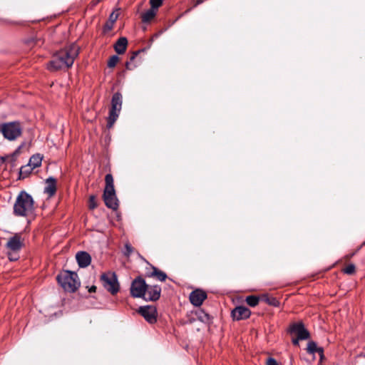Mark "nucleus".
Wrapping results in <instances>:
<instances>
[{
	"label": "nucleus",
	"instance_id": "1",
	"mask_svg": "<svg viewBox=\"0 0 365 365\" xmlns=\"http://www.w3.org/2000/svg\"><path fill=\"white\" fill-rule=\"evenodd\" d=\"M79 50V46L76 43H72L60 50L53 56L48 68L54 71L71 67L75 58L78 56Z\"/></svg>",
	"mask_w": 365,
	"mask_h": 365
},
{
	"label": "nucleus",
	"instance_id": "2",
	"mask_svg": "<svg viewBox=\"0 0 365 365\" xmlns=\"http://www.w3.org/2000/svg\"><path fill=\"white\" fill-rule=\"evenodd\" d=\"M35 211L34 200L31 195L21 190L17 195L13 207V213L17 217H29Z\"/></svg>",
	"mask_w": 365,
	"mask_h": 365
},
{
	"label": "nucleus",
	"instance_id": "3",
	"mask_svg": "<svg viewBox=\"0 0 365 365\" xmlns=\"http://www.w3.org/2000/svg\"><path fill=\"white\" fill-rule=\"evenodd\" d=\"M58 282L63 289L69 292H76L80 287L77 274L71 271H65L57 276Z\"/></svg>",
	"mask_w": 365,
	"mask_h": 365
},
{
	"label": "nucleus",
	"instance_id": "4",
	"mask_svg": "<svg viewBox=\"0 0 365 365\" xmlns=\"http://www.w3.org/2000/svg\"><path fill=\"white\" fill-rule=\"evenodd\" d=\"M0 131L4 138L12 141L21 135L23 128L20 122L13 121L1 124Z\"/></svg>",
	"mask_w": 365,
	"mask_h": 365
},
{
	"label": "nucleus",
	"instance_id": "5",
	"mask_svg": "<svg viewBox=\"0 0 365 365\" xmlns=\"http://www.w3.org/2000/svg\"><path fill=\"white\" fill-rule=\"evenodd\" d=\"M123 103V97L120 93H115L111 99V108L109 111V116L108 118L107 127L111 128L116 121L119 113L121 110Z\"/></svg>",
	"mask_w": 365,
	"mask_h": 365
},
{
	"label": "nucleus",
	"instance_id": "6",
	"mask_svg": "<svg viewBox=\"0 0 365 365\" xmlns=\"http://www.w3.org/2000/svg\"><path fill=\"white\" fill-rule=\"evenodd\" d=\"M101 282L103 287L111 294H116L120 289L117 276L115 272H108L101 275Z\"/></svg>",
	"mask_w": 365,
	"mask_h": 365
},
{
	"label": "nucleus",
	"instance_id": "7",
	"mask_svg": "<svg viewBox=\"0 0 365 365\" xmlns=\"http://www.w3.org/2000/svg\"><path fill=\"white\" fill-rule=\"evenodd\" d=\"M147 284L144 279L141 277H136L131 284L130 286V294L133 297H143L145 296V292L146 291Z\"/></svg>",
	"mask_w": 365,
	"mask_h": 365
},
{
	"label": "nucleus",
	"instance_id": "8",
	"mask_svg": "<svg viewBox=\"0 0 365 365\" xmlns=\"http://www.w3.org/2000/svg\"><path fill=\"white\" fill-rule=\"evenodd\" d=\"M138 312L148 323L154 324L157 322L158 312L154 306L140 307Z\"/></svg>",
	"mask_w": 365,
	"mask_h": 365
},
{
	"label": "nucleus",
	"instance_id": "9",
	"mask_svg": "<svg viewBox=\"0 0 365 365\" xmlns=\"http://www.w3.org/2000/svg\"><path fill=\"white\" fill-rule=\"evenodd\" d=\"M24 245V239L21 233H16L11 237L6 245V248L12 252H18Z\"/></svg>",
	"mask_w": 365,
	"mask_h": 365
},
{
	"label": "nucleus",
	"instance_id": "10",
	"mask_svg": "<svg viewBox=\"0 0 365 365\" xmlns=\"http://www.w3.org/2000/svg\"><path fill=\"white\" fill-rule=\"evenodd\" d=\"M161 293V287L159 285H148L146 286V291L143 299L146 301H157Z\"/></svg>",
	"mask_w": 365,
	"mask_h": 365
},
{
	"label": "nucleus",
	"instance_id": "11",
	"mask_svg": "<svg viewBox=\"0 0 365 365\" xmlns=\"http://www.w3.org/2000/svg\"><path fill=\"white\" fill-rule=\"evenodd\" d=\"M289 331L292 334H295L301 340L307 339L310 336L309 331L304 328L302 322L292 324Z\"/></svg>",
	"mask_w": 365,
	"mask_h": 365
},
{
	"label": "nucleus",
	"instance_id": "12",
	"mask_svg": "<svg viewBox=\"0 0 365 365\" xmlns=\"http://www.w3.org/2000/svg\"><path fill=\"white\" fill-rule=\"evenodd\" d=\"M206 298V292L199 289L192 291L189 296L190 303L195 307L201 306Z\"/></svg>",
	"mask_w": 365,
	"mask_h": 365
},
{
	"label": "nucleus",
	"instance_id": "13",
	"mask_svg": "<svg viewBox=\"0 0 365 365\" xmlns=\"http://www.w3.org/2000/svg\"><path fill=\"white\" fill-rule=\"evenodd\" d=\"M231 315L234 320H244L250 317L251 311L245 306H238L232 311Z\"/></svg>",
	"mask_w": 365,
	"mask_h": 365
},
{
	"label": "nucleus",
	"instance_id": "14",
	"mask_svg": "<svg viewBox=\"0 0 365 365\" xmlns=\"http://www.w3.org/2000/svg\"><path fill=\"white\" fill-rule=\"evenodd\" d=\"M103 197L107 207L113 210H116L118 209V200L115 190H110L108 193H106V190H104Z\"/></svg>",
	"mask_w": 365,
	"mask_h": 365
},
{
	"label": "nucleus",
	"instance_id": "15",
	"mask_svg": "<svg viewBox=\"0 0 365 365\" xmlns=\"http://www.w3.org/2000/svg\"><path fill=\"white\" fill-rule=\"evenodd\" d=\"M150 271L148 268H147V271L145 273L146 277H153L156 279L164 282L168 278V276L165 272L160 270L156 267H154L153 265H150Z\"/></svg>",
	"mask_w": 365,
	"mask_h": 365
},
{
	"label": "nucleus",
	"instance_id": "16",
	"mask_svg": "<svg viewBox=\"0 0 365 365\" xmlns=\"http://www.w3.org/2000/svg\"><path fill=\"white\" fill-rule=\"evenodd\" d=\"M76 259L80 267H86L91 262V255L86 252H78L76 255Z\"/></svg>",
	"mask_w": 365,
	"mask_h": 365
},
{
	"label": "nucleus",
	"instance_id": "17",
	"mask_svg": "<svg viewBox=\"0 0 365 365\" xmlns=\"http://www.w3.org/2000/svg\"><path fill=\"white\" fill-rule=\"evenodd\" d=\"M57 190L56 180L53 177H49L46 180V187H44V193L48 197H53Z\"/></svg>",
	"mask_w": 365,
	"mask_h": 365
},
{
	"label": "nucleus",
	"instance_id": "18",
	"mask_svg": "<svg viewBox=\"0 0 365 365\" xmlns=\"http://www.w3.org/2000/svg\"><path fill=\"white\" fill-rule=\"evenodd\" d=\"M128 40L125 37H120L114 45V49L118 54H123L126 51Z\"/></svg>",
	"mask_w": 365,
	"mask_h": 365
},
{
	"label": "nucleus",
	"instance_id": "19",
	"mask_svg": "<svg viewBox=\"0 0 365 365\" xmlns=\"http://www.w3.org/2000/svg\"><path fill=\"white\" fill-rule=\"evenodd\" d=\"M307 350L309 354H314L318 353L321 356H323V348L317 346V344L313 341H309Z\"/></svg>",
	"mask_w": 365,
	"mask_h": 365
},
{
	"label": "nucleus",
	"instance_id": "20",
	"mask_svg": "<svg viewBox=\"0 0 365 365\" xmlns=\"http://www.w3.org/2000/svg\"><path fill=\"white\" fill-rule=\"evenodd\" d=\"M42 157L39 154L32 155L29 161L28 165L34 170L41 165Z\"/></svg>",
	"mask_w": 365,
	"mask_h": 365
},
{
	"label": "nucleus",
	"instance_id": "21",
	"mask_svg": "<svg viewBox=\"0 0 365 365\" xmlns=\"http://www.w3.org/2000/svg\"><path fill=\"white\" fill-rule=\"evenodd\" d=\"M156 15V11L150 9L141 15V20L143 23L150 22Z\"/></svg>",
	"mask_w": 365,
	"mask_h": 365
},
{
	"label": "nucleus",
	"instance_id": "22",
	"mask_svg": "<svg viewBox=\"0 0 365 365\" xmlns=\"http://www.w3.org/2000/svg\"><path fill=\"white\" fill-rule=\"evenodd\" d=\"M106 187L104 190H106V193H108L110 190H115L113 185V178L110 173H108L105 177Z\"/></svg>",
	"mask_w": 365,
	"mask_h": 365
},
{
	"label": "nucleus",
	"instance_id": "23",
	"mask_svg": "<svg viewBox=\"0 0 365 365\" xmlns=\"http://www.w3.org/2000/svg\"><path fill=\"white\" fill-rule=\"evenodd\" d=\"M262 299L268 304L272 305L273 307H279L280 303L279 300L273 297H269L268 295H264L262 297Z\"/></svg>",
	"mask_w": 365,
	"mask_h": 365
},
{
	"label": "nucleus",
	"instance_id": "24",
	"mask_svg": "<svg viewBox=\"0 0 365 365\" xmlns=\"http://www.w3.org/2000/svg\"><path fill=\"white\" fill-rule=\"evenodd\" d=\"M32 168H31L28 164L22 166L19 172V178L24 179L26 178L32 172Z\"/></svg>",
	"mask_w": 365,
	"mask_h": 365
},
{
	"label": "nucleus",
	"instance_id": "25",
	"mask_svg": "<svg viewBox=\"0 0 365 365\" xmlns=\"http://www.w3.org/2000/svg\"><path fill=\"white\" fill-rule=\"evenodd\" d=\"M245 301L250 307H255L258 304L259 298L255 295H250L246 297Z\"/></svg>",
	"mask_w": 365,
	"mask_h": 365
},
{
	"label": "nucleus",
	"instance_id": "26",
	"mask_svg": "<svg viewBox=\"0 0 365 365\" xmlns=\"http://www.w3.org/2000/svg\"><path fill=\"white\" fill-rule=\"evenodd\" d=\"M98 206L96 197L95 195H91L88 200V207L90 210H94Z\"/></svg>",
	"mask_w": 365,
	"mask_h": 365
},
{
	"label": "nucleus",
	"instance_id": "27",
	"mask_svg": "<svg viewBox=\"0 0 365 365\" xmlns=\"http://www.w3.org/2000/svg\"><path fill=\"white\" fill-rule=\"evenodd\" d=\"M355 265L353 264H349L345 268H344L342 271L344 273L351 275L355 273Z\"/></svg>",
	"mask_w": 365,
	"mask_h": 365
},
{
	"label": "nucleus",
	"instance_id": "28",
	"mask_svg": "<svg viewBox=\"0 0 365 365\" xmlns=\"http://www.w3.org/2000/svg\"><path fill=\"white\" fill-rule=\"evenodd\" d=\"M118 61H119V58H118V56H116V55H113V56H112L109 58V60H108V66L109 68H113V67H115V65L117 64V63L118 62Z\"/></svg>",
	"mask_w": 365,
	"mask_h": 365
},
{
	"label": "nucleus",
	"instance_id": "29",
	"mask_svg": "<svg viewBox=\"0 0 365 365\" xmlns=\"http://www.w3.org/2000/svg\"><path fill=\"white\" fill-rule=\"evenodd\" d=\"M163 4V0H150L151 9L156 11Z\"/></svg>",
	"mask_w": 365,
	"mask_h": 365
},
{
	"label": "nucleus",
	"instance_id": "30",
	"mask_svg": "<svg viewBox=\"0 0 365 365\" xmlns=\"http://www.w3.org/2000/svg\"><path fill=\"white\" fill-rule=\"evenodd\" d=\"M133 250L134 249L130 243H125V250L123 252L124 255H125L126 257H129L133 253Z\"/></svg>",
	"mask_w": 365,
	"mask_h": 365
},
{
	"label": "nucleus",
	"instance_id": "31",
	"mask_svg": "<svg viewBox=\"0 0 365 365\" xmlns=\"http://www.w3.org/2000/svg\"><path fill=\"white\" fill-rule=\"evenodd\" d=\"M199 319L202 322H208L210 319V315L204 312L199 313Z\"/></svg>",
	"mask_w": 365,
	"mask_h": 365
},
{
	"label": "nucleus",
	"instance_id": "32",
	"mask_svg": "<svg viewBox=\"0 0 365 365\" xmlns=\"http://www.w3.org/2000/svg\"><path fill=\"white\" fill-rule=\"evenodd\" d=\"M114 24L110 21H107L103 26V32L107 33L112 30Z\"/></svg>",
	"mask_w": 365,
	"mask_h": 365
},
{
	"label": "nucleus",
	"instance_id": "33",
	"mask_svg": "<svg viewBox=\"0 0 365 365\" xmlns=\"http://www.w3.org/2000/svg\"><path fill=\"white\" fill-rule=\"evenodd\" d=\"M8 257H9V260L11 261H16L19 259V255H18V252H12L11 251L9 250V252H8Z\"/></svg>",
	"mask_w": 365,
	"mask_h": 365
},
{
	"label": "nucleus",
	"instance_id": "34",
	"mask_svg": "<svg viewBox=\"0 0 365 365\" xmlns=\"http://www.w3.org/2000/svg\"><path fill=\"white\" fill-rule=\"evenodd\" d=\"M140 53V51H135V52H133L131 56H130V61H128L126 63V68L128 69H130V62L133 61L135 57L138 56V54Z\"/></svg>",
	"mask_w": 365,
	"mask_h": 365
},
{
	"label": "nucleus",
	"instance_id": "35",
	"mask_svg": "<svg viewBox=\"0 0 365 365\" xmlns=\"http://www.w3.org/2000/svg\"><path fill=\"white\" fill-rule=\"evenodd\" d=\"M118 17V13L112 12L109 16V19L108 21H110V22H112L114 24L116 21Z\"/></svg>",
	"mask_w": 365,
	"mask_h": 365
},
{
	"label": "nucleus",
	"instance_id": "36",
	"mask_svg": "<svg viewBox=\"0 0 365 365\" xmlns=\"http://www.w3.org/2000/svg\"><path fill=\"white\" fill-rule=\"evenodd\" d=\"M266 364L267 365H278V363L274 358L269 357L267 359Z\"/></svg>",
	"mask_w": 365,
	"mask_h": 365
},
{
	"label": "nucleus",
	"instance_id": "37",
	"mask_svg": "<svg viewBox=\"0 0 365 365\" xmlns=\"http://www.w3.org/2000/svg\"><path fill=\"white\" fill-rule=\"evenodd\" d=\"M301 340L300 339H299L298 337H297V339H292V343L295 346H298L299 345V341Z\"/></svg>",
	"mask_w": 365,
	"mask_h": 365
},
{
	"label": "nucleus",
	"instance_id": "38",
	"mask_svg": "<svg viewBox=\"0 0 365 365\" xmlns=\"http://www.w3.org/2000/svg\"><path fill=\"white\" fill-rule=\"evenodd\" d=\"M96 287L93 285L90 287V289H88V292H95L96 291Z\"/></svg>",
	"mask_w": 365,
	"mask_h": 365
},
{
	"label": "nucleus",
	"instance_id": "39",
	"mask_svg": "<svg viewBox=\"0 0 365 365\" xmlns=\"http://www.w3.org/2000/svg\"><path fill=\"white\" fill-rule=\"evenodd\" d=\"M204 0H196L195 6L199 5L203 2Z\"/></svg>",
	"mask_w": 365,
	"mask_h": 365
},
{
	"label": "nucleus",
	"instance_id": "40",
	"mask_svg": "<svg viewBox=\"0 0 365 365\" xmlns=\"http://www.w3.org/2000/svg\"><path fill=\"white\" fill-rule=\"evenodd\" d=\"M354 254H351L350 256H349V257H351L352 256H354Z\"/></svg>",
	"mask_w": 365,
	"mask_h": 365
}]
</instances>
